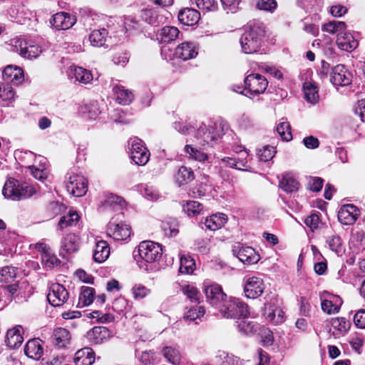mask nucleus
<instances>
[{
	"mask_svg": "<svg viewBox=\"0 0 365 365\" xmlns=\"http://www.w3.org/2000/svg\"><path fill=\"white\" fill-rule=\"evenodd\" d=\"M196 4L202 10L215 11L217 9L215 0H196Z\"/></svg>",
	"mask_w": 365,
	"mask_h": 365,
	"instance_id": "58",
	"label": "nucleus"
},
{
	"mask_svg": "<svg viewBox=\"0 0 365 365\" xmlns=\"http://www.w3.org/2000/svg\"><path fill=\"white\" fill-rule=\"evenodd\" d=\"M217 357L222 359V365H242V364L239 358L225 351H220Z\"/></svg>",
	"mask_w": 365,
	"mask_h": 365,
	"instance_id": "54",
	"label": "nucleus"
},
{
	"mask_svg": "<svg viewBox=\"0 0 365 365\" xmlns=\"http://www.w3.org/2000/svg\"><path fill=\"white\" fill-rule=\"evenodd\" d=\"M0 99L8 103L15 99V93L10 84L0 83Z\"/></svg>",
	"mask_w": 365,
	"mask_h": 365,
	"instance_id": "42",
	"label": "nucleus"
},
{
	"mask_svg": "<svg viewBox=\"0 0 365 365\" xmlns=\"http://www.w3.org/2000/svg\"><path fill=\"white\" fill-rule=\"evenodd\" d=\"M110 255V247L104 240L98 241L93 252V259L96 262H105Z\"/></svg>",
	"mask_w": 365,
	"mask_h": 365,
	"instance_id": "28",
	"label": "nucleus"
},
{
	"mask_svg": "<svg viewBox=\"0 0 365 365\" xmlns=\"http://www.w3.org/2000/svg\"><path fill=\"white\" fill-rule=\"evenodd\" d=\"M264 316L274 324H281L284 319V313L278 306L277 299L264 304Z\"/></svg>",
	"mask_w": 365,
	"mask_h": 365,
	"instance_id": "10",
	"label": "nucleus"
},
{
	"mask_svg": "<svg viewBox=\"0 0 365 365\" xmlns=\"http://www.w3.org/2000/svg\"><path fill=\"white\" fill-rule=\"evenodd\" d=\"M113 91L117 101L120 104L128 105L133 100L134 95L133 93L128 89H125L123 86L116 85L113 87Z\"/></svg>",
	"mask_w": 365,
	"mask_h": 365,
	"instance_id": "30",
	"label": "nucleus"
},
{
	"mask_svg": "<svg viewBox=\"0 0 365 365\" xmlns=\"http://www.w3.org/2000/svg\"><path fill=\"white\" fill-rule=\"evenodd\" d=\"M76 23V19L67 13L59 12L53 16L51 24L58 30H66Z\"/></svg>",
	"mask_w": 365,
	"mask_h": 365,
	"instance_id": "15",
	"label": "nucleus"
},
{
	"mask_svg": "<svg viewBox=\"0 0 365 365\" xmlns=\"http://www.w3.org/2000/svg\"><path fill=\"white\" fill-rule=\"evenodd\" d=\"M222 163H223L226 166L242 170H250L248 168L247 161L243 160L242 159H235L230 157H225L221 159Z\"/></svg>",
	"mask_w": 365,
	"mask_h": 365,
	"instance_id": "41",
	"label": "nucleus"
},
{
	"mask_svg": "<svg viewBox=\"0 0 365 365\" xmlns=\"http://www.w3.org/2000/svg\"><path fill=\"white\" fill-rule=\"evenodd\" d=\"M330 81L336 86H346L351 81V75L344 65L339 64L332 69Z\"/></svg>",
	"mask_w": 365,
	"mask_h": 365,
	"instance_id": "13",
	"label": "nucleus"
},
{
	"mask_svg": "<svg viewBox=\"0 0 365 365\" xmlns=\"http://www.w3.org/2000/svg\"><path fill=\"white\" fill-rule=\"evenodd\" d=\"M195 262L194 259L190 257H181L180 272L181 273L190 274L194 270Z\"/></svg>",
	"mask_w": 365,
	"mask_h": 365,
	"instance_id": "49",
	"label": "nucleus"
},
{
	"mask_svg": "<svg viewBox=\"0 0 365 365\" xmlns=\"http://www.w3.org/2000/svg\"><path fill=\"white\" fill-rule=\"evenodd\" d=\"M204 292L207 298L211 301V303L217 306V307L227 297L222 287L216 284L205 287Z\"/></svg>",
	"mask_w": 365,
	"mask_h": 365,
	"instance_id": "16",
	"label": "nucleus"
},
{
	"mask_svg": "<svg viewBox=\"0 0 365 365\" xmlns=\"http://www.w3.org/2000/svg\"><path fill=\"white\" fill-rule=\"evenodd\" d=\"M105 202L110 206H118L119 207H122L124 205V200L120 197L113 194L109 195Z\"/></svg>",
	"mask_w": 365,
	"mask_h": 365,
	"instance_id": "62",
	"label": "nucleus"
},
{
	"mask_svg": "<svg viewBox=\"0 0 365 365\" xmlns=\"http://www.w3.org/2000/svg\"><path fill=\"white\" fill-rule=\"evenodd\" d=\"M280 187L284 191L292 192L298 189V182L292 177L284 175L280 181Z\"/></svg>",
	"mask_w": 365,
	"mask_h": 365,
	"instance_id": "45",
	"label": "nucleus"
},
{
	"mask_svg": "<svg viewBox=\"0 0 365 365\" xmlns=\"http://www.w3.org/2000/svg\"><path fill=\"white\" fill-rule=\"evenodd\" d=\"M205 310L203 307L196 306L189 309L184 314L186 320L195 321L205 314Z\"/></svg>",
	"mask_w": 365,
	"mask_h": 365,
	"instance_id": "47",
	"label": "nucleus"
},
{
	"mask_svg": "<svg viewBox=\"0 0 365 365\" xmlns=\"http://www.w3.org/2000/svg\"><path fill=\"white\" fill-rule=\"evenodd\" d=\"M130 227L128 225L118 222L114 218L108 224V234L115 240H124L130 237Z\"/></svg>",
	"mask_w": 365,
	"mask_h": 365,
	"instance_id": "9",
	"label": "nucleus"
},
{
	"mask_svg": "<svg viewBox=\"0 0 365 365\" xmlns=\"http://www.w3.org/2000/svg\"><path fill=\"white\" fill-rule=\"evenodd\" d=\"M94 289L88 287H82L78 299V306L83 307L90 305L94 299Z\"/></svg>",
	"mask_w": 365,
	"mask_h": 365,
	"instance_id": "34",
	"label": "nucleus"
},
{
	"mask_svg": "<svg viewBox=\"0 0 365 365\" xmlns=\"http://www.w3.org/2000/svg\"><path fill=\"white\" fill-rule=\"evenodd\" d=\"M180 34V31L175 26H165L158 33L159 39L164 43L175 41Z\"/></svg>",
	"mask_w": 365,
	"mask_h": 365,
	"instance_id": "31",
	"label": "nucleus"
},
{
	"mask_svg": "<svg viewBox=\"0 0 365 365\" xmlns=\"http://www.w3.org/2000/svg\"><path fill=\"white\" fill-rule=\"evenodd\" d=\"M138 255L140 260H138L140 268L148 271L151 264L159 260L163 255V249L160 244L150 240L141 242L138 245Z\"/></svg>",
	"mask_w": 365,
	"mask_h": 365,
	"instance_id": "1",
	"label": "nucleus"
},
{
	"mask_svg": "<svg viewBox=\"0 0 365 365\" xmlns=\"http://www.w3.org/2000/svg\"><path fill=\"white\" fill-rule=\"evenodd\" d=\"M331 324L334 329H337L341 333L346 332L351 327L350 322L344 317L334 319Z\"/></svg>",
	"mask_w": 365,
	"mask_h": 365,
	"instance_id": "51",
	"label": "nucleus"
},
{
	"mask_svg": "<svg viewBox=\"0 0 365 365\" xmlns=\"http://www.w3.org/2000/svg\"><path fill=\"white\" fill-rule=\"evenodd\" d=\"M327 243L329 245V247L331 250L336 253L337 255H340L343 252V246L341 243V240L338 235H331L329 237L327 240Z\"/></svg>",
	"mask_w": 365,
	"mask_h": 365,
	"instance_id": "46",
	"label": "nucleus"
},
{
	"mask_svg": "<svg viewBox=\"0 0 365 365\" xmlns=\"http://www.w3.org/2000/svg\"><path fill=\"white\" fill-rule=\"evenodd\" d=\"M178 17L182 24L192 26L199 21L200 15V13L194 9L185 8L179 11Z\"/></svg>",
	"mask_w": 365,
	"mask_h": 365,
	"instance_id": "21",
	"label": "nucleus"
},
{
	"mask_svg": "<svg viewBox=\"0 0 365 365\" xmlns=\"http://www.w3.org/2000/svg\"><path fill=\"white\" fill-rule=\"evenodd\" d=\"M73 360L76 365H91L95 361L94 352L85 347L76 352Z\"/></svg>",
	"mask_w": 365,
	"mask_h": 365,
	"instance_id": "23",
	"label": "nucleus"
},
{
	"mask_svg": "<svg viewBox=\"0 0 365 365\" xmlns=\"http://www.w3.org/2000/svg\"><path fill=\"white\" fill-rule=\"evenodd\" d=\"M275 153L274 148L269 145L259 149L257 155L261 161L267 162L272 159Z\"/></svg>",
	"mask_w": 365,
	"mask_h": 365,
	"instance_id": "56",
	"label": "nucleus"
},
{
	"mask_svg": "<svg viewBox=\"0 0 365 365\" xmlns=\"http://www.w3.org/2000/svg\"><path fill=\"white\" fill-rule=\"evenodd\" d=\"M16 277V269L13 267H5L0 269V282L10 283Z\"/></svg>",
	"mask_w": 365,
	"mask_h": 365,
	"instance_id": "48",
	"label": "nucleus"
},
{
	"mask_svg": "<svg viewBox=\"0 0 365 365\" xmlns=\"http://www.w3.org/2000/svg\"><path fill=\"white\" fill-rule=\"evenodd\" d=\"M76 80L83 83H88L93 79L91 73L82 67H71Z\"/></svg>",
	"mask_w": 365,
	"mask_h": 365,
	"instance_id": "37",
	"label": "nucleus"
},
{
	"mask_svg": "<svg viewBox=\"0 0 365 365\" xmlns=\"http://www.w3.org/2000/svg\"><path fill=\"white\" fill-rule=\"evenodd\" d=\"M22 333L23 328L21 326L8 330L6 338L7 346L13 349L19 347L24 341Z\"/></svg>",
	"mask_w": 365,
	"mask_h": 365,
	"instance_id": "22",
	"label": "nucleus"
},
{
	"mask_svg": "<svg viewBox=\"0 0 365 365\" xmlns=\"http://www.w3.org/2000/svg\"><path fill=\"white\" fill-rule=\"evenodd\" d=\"M202 205L197 201H189L186 205L183 207L184 211L189 216H194L200 213L202 210Z\"/></svg>",
	"mask_w": 365,
	"mask_h": 365,
	"instance_id": "52",
	"label": "nucleus"
},
{
	"mask_svg": "<svg viewBox=\"0 0 365 365\" xmlns=\"http://www.w3.org/2000/svg\"><path fill=\"white\" fill-rule=\"evenodd\" d=\"M79 219V216L78 213L73 212H69L68 215L63 216L59 222H58V227L60 229H63V222L66 221L68 225H72L74 222H77Z\"/></svg>",
	"mask_w": 365,
	"mask_h": 365,
	"instance_id": "60",
	"label": "nucleus"
},
{
	"mask_svg": "<svg viewBox=\"0 0 365 365\" xmlns=\"http://www.w3.org/2000/svg\"><path fill=\"white\" fill-rule=\"evenodd\" d=\"M275 0H259L257 3V7L259 9L272 11L277 7Z\"/></svg>",
	"mask_w": 365,
	"mask_h": 365,
	"instance_id": "59",
	"label": "nucleus"
},
{
	"mask_svg": "<svg viewBox=\"0 0 365 365\" xmlns=\"http://www.w3.org/2000/svg\"><path fill=\"white\" fill-rule=\"evenodd\" d=\"M42 262L47 267H51L59 264V260L51 253V250L41 255Z\"/></svg>",
	"mask_w": 365,
	"mask_h": 365,
	"instance_id": "57",
	"label": "nucleus"
},
{
	"mask_svg": "<svg viewBox=\"0 0 365 365\" xmlns=\"http://www.w3.org/2000/svg\"><path fill=\"white\" fill-rule=\"evenodd\" d=\"M194 179L193 172L185 167L182 166L178 169L177 174L175 175L176 182L180 185H183L189 183Z\"/></svg>",
	"mask_w": 365,
	"mask_h": 365,
	"instance_id": "35",
	"label": "nucleus"
},
{
	"mask_svg": "<svg viewBox=\"0 0 365 365\" xmlns=\"http://www.w3.org/2000/svg\"><path fill=\"white\" fill-rule=\"evenodd\" d=\"M338 47L345 51L351 52L358 46V41L350 33H340L337 35Z\"/></svg>",
	"mask_w": 365,
	"mask_h": 365,
	"instance_id": "18",
	"label": "nucleus"
},
{
	"mask_svg": "<svg viewBox=\"0 0 365 365\" xmlns=\"http://www.w3.org/2000/svg\"><path fill=\"white\" fill-rule=\"evenodd\" d=\"M2 193L7 199L20 200L31 197L36 193V189L34 185L20 183L18 180L11 178L6 181Z\"/></svg>",
	"mask_w": 365,
	"mask_h": 365,
	"instance_id": "2",
	"label": "nucleus"
},
{
	"mask_svg": "<svg viewBox=\"0 0 365 365\" xmlns=\"http://www.w3.org/2000/svg\"><path fill=\"white\" fill-rule=\"evenodd\" d=\"M140 18L143 21L149 24H155L158 23V15L157 11L151 8L142 9L140 11Z\"/></svg>",
	"mask_w": 365,
	"mask_h": 365,
	"instance_id": "44",
	"label": "nucleus"
},
{
	"mask_svg": "<svg viewBox=\"0 0 365 365\" xmlns=\"http://www.w3.org/2000/svg\"><path fill=\"white\" fill-rule=\"evenodd\" d=\"M53 337L56 345L63 348L69 343L71 336L66 329L58 328L54 331Z\"/></svg>",
	"mask_w": 365,
	"mask_h": 365,
	"instance_id": "32",
	"label": "nucleus"
},
{
	"mask_svg": "<svg viewBox=\"0 0 365 365\" xmlns=\"http://www.w3.org/2000/svg\"><path fill=\"white\" fill-rule=\"evenodd\" d=\"M221 314L225 318L237 319L245 317L248 314V308L240 299L227 297L218 307Z\"/></svg>",
	"mask_w": 365,
	"mask_h": 365,
	"instance_id": "3",
	"label": "nucleus"
},
{
	"mask_svg": "<svg viewBox=\"0 0 365 365\" xmlns=\"http://www.w3.org/2000/svg\"><path fill=\"white\" fill-rule=\"evenodd\" d=\"M360 215L359 210L352 204L344 205L338 212L339 221L346 225H353Z\"/></svg>",
	"mask_w": 365,
	"mask_h": 365,
	"instance_id": "11",
	"label": "nucleus"
},
{
	"mask_svg": "<svg viewBox=\"0 0 365 365\" xmlns=\"http://www.w3.org/2000/svg\"><path fill=\"white\" fill-rule=\"evenodd\" d=\"M108 32L106 29L94 30L89 36V40L93 46H102L106 41Z\"/></svg>",
	"mask_w": 365,
	"mask_h": 365,
	"instance_id": "39",
	"label": "nucleus"
},
{
	"mask_svg": "<svg viewBox=\"0 0 365 365\" xmlns=\"http://www.w3.org/2000/svg\"><path fill=\"white\" fill-rule=\"evenodd\" d=\"M182 292L187 296L192 302H198L200 297V293L197 289L191 284L185 285L182 289Z\"/></svg>",
	"mask_w": 365,
	"mask_h": 365,
	"instance_id": "55",
	"label": "nucleus"
},
{
	"mask_svg": "<svg viewBox=\"0 0 365 365\" xmlns=\"http://www.w3.org/2000/svg\"><path fill=\"white\" fill-rule=\"evenodd\" d=\"M264 31L260 26H253L245 31L240 38V44L245 53L256 52L261 45V39Z\"/></svg>",
	"mask_w": 365,
	"mask_h": 365,
	"instance_id": "4",
	"label": "nucleus"
},
{
	"mask_svg": "<svg viewBox=\"0 0 365 365\" xmlns=\"http://www.w3.org/2000/svg\"><path fill=\"white\" fill-rule=\"evenodd\" d=\"M355 325L360 329H365V309L358 311L354 317Z\"/></svg>",
	"mask_w": 365,
	"mask_h": 365,
	"instance_id": "63",
	"label": "nucleus"
},
{
	"mask_svg": "<svg viewBox=\"0 0 365 365\" xmlns=\"http://www.w3.org/2000/svg\"><path fill=\"white\" fill-rule=\"evenodd\" d=\"M80 239L74 234L67 235L61 242V255L65 257L67 255L76 252L79 248Z\"/></svg>",
	"mask_w": 365,
	"mask_h": 365,
	"instance_id": "17",
	"label": "nucleus"
},
{
	"mask_svg": "<svg viewBox=\"0 0 365 365\" xmlns=\"http://www.w3.org/2000/svg\"><path fill=\"white\" fill-rule=\"evenodd\" d=\"M197 51L194 43L185 42L179 45L175 49V55L182 60H188L196 56Z\"/></svg>",
	"mask_w": 365,
	"mask_h": 365,
	"instance_id": "25",
	"label": "nucleus"
},
{
	"mask_svg": "<svg viewBox=\"0 0 365 365\" xmlns=\"http://www.w3.org/2000/svg\"><path fill=\"white\" fill-rule=\"evenodd\" d=\"M3 78L7 81L19 85L24 81V71L20 67L7 66L3 71Z\"/></svg>",
	"mask_w": 365,
	"mask_h": 365,
	"instance_id": "20",
	"label": "nucleus"
},
{
	"mask_svg": "<svg viewBox=\"0 0 365 365\" xmlns=\"http://www.w3.org/2000/svg\"><path fill=\"white\" fill-rule=\"evenodd\" d=\"M303 88L305 98L308 102L315 103L318 101V88L314 83L310 81L305 82Z\"/></svg>",
	"mask_w": 365,
	"mask_h": 365,
	"instance_id": "33",
	"label": "nucleus"
},
{
	"mask_svg": "<svg viewBox=\"0 0 365 365\" xmlns=\"http://www.w3.org/2000/svg\"><path fill=\"white\" fill-rule=\"evenodd\" d=\"M246 89L252 94L263 93L268 85L267 79L259 74H250L245 80Z\"/></svg>",
	"mask_w": 365,
	"mask_h": 365,
	"instance_id": "8",
	"label": "nucleus"
},
{
	"mask_svg": "<svg viewBox=\"0 0 365 365\" xmlns=\"http://www.w3.org/2000/svg\"><path fill=\"white\" fill-rule=\"evenodd\" d=\"M15 48L16 51L24 57L28 58H35L39 56L41 52L40 47L34 43H29L24 40H19L16 42Z\"/></svg>",
	"mask_w": 365,
	"mask_h": 365,
	"instance_id": "14",
	"label": "nucleus"
},
{
	"mask_svg": "<svg viewBox=\"0 0 365 365\" xmlns=\"http://www.w3.org/2000/svg\"><path fill=\"white\" fill-rule=\"evenodd\" d=\"M162 354L172 364H179L181 359V355L177 349L173 346H165L162 349Z\"/></svg>",
	"mask_w": 365,
	"mask_h": 365,
	"instance_id": "38",
	"label": "nucleus"
},
{
	"mask_svg": "<svg viewBox=\"0 0 365 365\" xmlns=\"http://www.w3.org/2000/svg\"><path fill=\"white\" fill-rule=\"evenodd\" d=\"M264 289L263 281L258 277H250L247 279L244 291L247 297L255 299L259 297Z\"/></svg>",
	"mask_w": 365,
	"mask_h": 365,
	"instance_id": "12",
	"label": "nucleus"
},
{
	"mask_svg": "<svg viewBox=\"0 0 365 365\" xmlns=\"http://www.w3.org/2000/svg\"><path fill=\"white\" fill-rule=\"evenodd\" d=\"M185 150L191 158L200 162H204L207 159V155L191 145H187Z\"/></svg>",
	"mask_w": 365,
	"mask_h": 365,
	"instance_id": "50",
	"label": "nucleus"
},
{
	"mask_svg": "<svg viewBox=\"0 0 365 365\" xmlns=\"http://www.w3.org/2000/svg\"><path fill=\"white\" fill-rule=\"evenodd\" d=\"M68 292L58 283L52 284L47 295L48 301L53 307L63 305L68 299Z\"/></svg>",
	"mask_w": 365,
	"mask_h": 365,
	"instance_id": "7",
	"label": "nucleus"
},
{
	"mask_svg": "<svg viewBox=\"0 0 365 365\" xmlns=\"http://www.w3.org/2000/svg\"><path fill=\"white\" fill-rule=\"evenodd\" d=\"M90 335L96 344H101L110 337V331L104 327H95L92 329Z\"/></svg>",
	"mask_w": 365,
	"mask_h": 365,
	"instance_id": "36",
	"label": "nucleus"
},
{
	"mask_svg": "<svg viewBox=\"0 0 365 365\" xmlns=\"http://www.w3.org/2000/svg\"><path fill=\"white\" fill-rule=\"evenodd\" d=\"M342 304L341 299L338 296H331L329 299L322 302V309L328 314H334L339 312Z\"/></svg>",
	"mask_w": 365,
	"mask_h": 365,
	"instance_id": "29",
	"label": "nucleus"
},
{
	"mask_svg": "<svg viewBox=\"0 0 365 365\" xmlns=\"http://www.w3.org/2000/svg\"><path fill=\"white\" fill-rule=\"evenodd\" d=\"M304 223L313 231L318 227L319 217L317 215L312 214L304 220Z\"/></svg>",
	"mask_w": 365,
	"mask_h": 365,
	"instance_id": "64",
	"label": "nucleus"
},
{
	"mask_svg": "<svg viewBox=\"0 0 365 365\" xmlns=\"http://www.w3.org/2000/svg\"><path fill=\"white\" fill-rule=\"evenodd\" d=\"M227 221V217L225 214H215L206 218L205 225L207 229L215 231L222 227Z\"/></svg>",
	"mask_w": 365,
	"mask_h": 365,
	"instance_id": "26",
	"label": "nucleus"
},
{
	"mask_svg": "<svg viewBox=\"0 0 365 365\" xmlns=\"http://www.w3.org/2000/svg\"><path fill=\"white\" fill-rule=\"evenodd\" d=\"M346 26L344 21H331L323 26L322 30L331 34L344 33Z\"/></svg>",
	"mask_w": 365,
	"mask_h": 365,
	"instance_id": "40",
	"label": "nucleus"
},
{
	"mask_svg": "<svg viewBox=\"0 0 365 365\" xmlns=\"http://www.w3.org/2000/svg\"><path fill=\"white\" fill-rule=\"evenodd\" d=\"M276 128L277 132L281 136L282 139L286 141H289L292 139L291 126L287 120L282 119Z\"/></svg>",
	"mask_w": 365,
	"mask_h": 365,
	"instance_id": "43",
	"label": "nucleus"
},
{
	"mask_svg": "<svg viewBox=\"0 0 365 365\" xmlns=\"http://www.w3.org/2000/svg\"><path fill=\"white\" fill-rule=\"evenodd\" d=\"M24 352L25 354L31 359L35 360L39 359L43 354L41 340L38 339L29 340L26 344Z\"/></svg>",
	"mask_w": 365,
	"mask_h": 365,
	"instance_id": "24",
	"label": "nucleus"
},
{
	"mask_svg": "<svg viewBox=\"0 0 365 365\" xmlns=\"http://www.w3.org/2000/svg\"><path fill=\"white\" fill-rule=\"evenodd\" d=\"M242 318L243 319L238 323L237 325L240 331L245 334H249L250 333L255 332L256 331L255 324L248 319H245V317Z\"/></svg>",
	"mask_w": 365,
	"mask_h": 365,
	"instance_id": "53",
	"label": "nucleus"
},
{
	"mask_svg": "<svg viewBox=\"0 0 365 365\" xmlns=\"http://www.w3.org/2000/svg\"><path fill=\"white\" fill-rule=\"evenodd\" d=\"M299 313L302 316L310 317L311 305L308 299L304 297H302L300 299Z\"/></svg>",
	"mask_w": 365,
	"mask_h": 365,
	"instance_id": "61",
	"label": "nucleus"
},
{
	"mask_svg": "<svg viewBox=\"0 0 365 365\" xmlns=\"http://www.w3.org/2000/svg\"><path fill=\"white\" fill-rule=\"evenodd\" d=\"M130 146L131 159L138 165H145L149 160L150 153L142 144V140L138 138H130L128 141Z\"/></svg>",
	"mask_w": 365,
	"mask_h": 365,
	"instance_id": "5",
	"label": "nucleus"
},
{
	"mask_svg": "<svg viewBox=\"0 0 365 365\" xmlns=\"http://www.w3.org/2000/svg\"><path fill=\"white\" fill-rule=\"evenodd\" d=\"M237 257L241 262L247 264H255L259 260V255L251 247L240 248Z\"/></svg>",
	"mask_w": 365,
	"mask_h": 365,
	"instance_id": "27",
	"label": "nucleus"
},
{
	"mask_svg": "<svg viewBox=\"0 0 365 365\" xmlns=\"http://www.w3.org/2000/svg\"><path fill=\"white\" fill-rule=\"evenodd\" d=\"M207 128L205 124H202L197 129L195 138L200 140V143L203 145L209 143L210 142L216 140L220 137V133L215 132L212 126Z\"/></svg>",
	"mask_w": 365,
	"mask_h": 365,
	"instance_id": "19",
	"label": "nucleus"
},
{
	"mask_svg": "<svg viewBox=\"0 0 365 365\" xmlns=\"http://www.w3.org/2000/svg\"><path fill=\"white\" fill-rule=\"evenodd\" d=\"M67 191L74 197L83 196L88 190L87 180L81 175H72L66 182Z\"/></svg>",
	"mask_w": 365,
	"mask_h": 365,
	"instance_id": "6",
	"label": "nucleus"
}]
</instances>
